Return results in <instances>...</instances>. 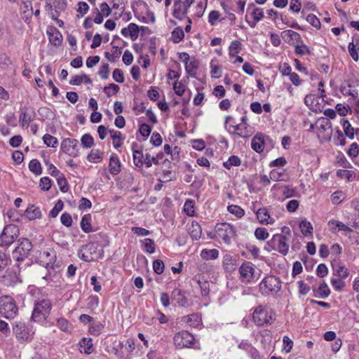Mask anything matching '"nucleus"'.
Listing matches in <instances>:
<instances>
[{"instance_id":"f257e3e1","label":"nucleus","mask_w":359,"mask_h":359,"mask_svg":"<svg viewBox=\"0 0 359 359\" xmlns=\"http://www.w3.org/2000/svg\"><path fill=\"white\" fill-rule=\"evenodd\" d=\"M51 310V302L47 297L35 301L32 319L38 323L44 321Z\"/></svg>"},{"instance_id":"f03ea898","label":"nucleus","mask_w":359,"mask_h":359,"mask_svg":"<svg viewBox=\"0 0 359 359\" xmlns=\"http://www.w3.org/2000/svg\"><path fill=\"white\" fill-rule=\"evenodd\" d=\"M282 232L287 235L276 234L268 243L273 249L278 251L283 255H286L289 250V241L290 237V230L288 227L284 226Z\"/></svg>"},{"instance_id":"7ed1b4c3","label":"nucleus","mask_w":359,"mask_h":359,"mask_svg":"<svg viewBox=\"0 0 359 359\" xmlns=\"http://www.w3.org/2000/svg\"><path fill=\"white\" fill-rule=\"evenodd\" d=\"M280 287V280L274 276L265 277L259 284V291L264 295L277 293Z\"/></svg>"},{"instance_id":"20e7f679","label":"nucleus","mask_w":359,"mask_h":359,"mask_svg":"<svg viewBox=\"0 0 359 359\" xmlns=\"http://www.w3.org/2000/svg\"><path fill=\"white\" fill-rule=\"evenodd\" d=\"M18 311L15 302L11 297L4 296L0 298V313L5 318H14Z\"/></svg>"},{"instance_id":"39448f33","label":"nucleus","mask_w":359,"mask_h":359,"mask_svg":"<svg viewBox=\"0 0 359 359\" xmlns=\"http://www.w3.org/2000/svg\"><path fill=\"white\" fill-rule=\"evenodd\" d=\"M18 242V246L15 248L13 256L17 261L20 262L29 255L32 250V244L25 238H20Z\"/></svg>"},{"instance_id":"423d86ee","label":"nucleus","mask_w":359,"mask_h":359,"mask_svg":"<svg viewBox=\"0 0 359 359\" xmlns=\"http://www.w3.org/2000/svg\"><path fill=\"white\" fill-rule=\"evenodd\" d=\"M252 319L255 323L258 326L271 323L273 320L272 313L262 306H258L255 309Z\"/></svg>"},{"instance_id":"0eeeda50","label":"nucleus","mask_w":359,"mask_h":359,"mask_svg":"<svg viewBox=\"0 0 359 359\" xmlns=\"http://www.w3.org/2000/svg\"><path fill=\"white\" fill-rule=\"evenodd\" d=\"M19 233V228L16 225L6 226L0 235V245H10L18 237Z\"/></svg>"},{"instance_id":"6e6552de","label":"nucleus","mask_w":359,"mask_h":359,"mask_svg":"<svg viewBox=\"0 0 359 359\" xmlns=\"http://www.w3.org/2000/svg\"><path fill=\"white\" fill-rule=\"evenodd\" d=\"M13 333L20 342H27L32 339V334L25 323L15 321L13 324Z\"/></svg>"},{"instance_id":"1a4fd4ad","label":"nucleus","mask_w":359,"mask_h":359,"mask_svg":"<svg viewBox=\"0 0 359 359\" xmlns=\"http://www.w3.org/2000/svg\"><path fill=\"white\" fill-rule=\"evenodd\" d=\"M173 341L176 347L182 348L191 347L194 344L195 339L190 332L183 330L175 334Z\"/></svg>"},{"instance_id":"9d476101","label":"nucleus","mask_w":359,"mask_h":359,"mask_svg":"<svg viewBox=\"0 0 359 359\" xmlns=\"http://www.w3.org/2000/svg\"><path fill=\"white\" fill-rule=\"evenodd\" d=\"M78 144L79 141L76 139L65 138L61 142L60 149L65 154L72 157H76L79 156Z\"/></svg>"},{"instance_id":"9b49d317","label":"nucleus","mask_w":359,"mask_h":359,"mask_svg":"<svg viewBox=\"0 0 359 359\" xmlns=\"http://www.w3.org/2000/svg\"><path fill=\"white\" fill-rule=\"evenodd\" d=\"M216 236L229 243L231 238L234 235L233 226L228 223L218 224L215 226Z\"/></svg>"},{"instance_id":"f8f14e48","label":"nucleus","mask_w":359,"mask_h":359,"mask_svg":"<svg viewBox=\"0 0 359 359\" xmlns=\"http://www.w3.org/2000/svg\"><path fill=\"white\" fill-rule=\"evenodd\" d=\"M255 269L250 262H244L239 267L240 280L242 283H248L253 278Z\"/></svg>"},{"instance_id":"ddd939ff","label":"nucleus","mask_w":359,"mask_h":359,"mask_svg":"<svg viewBox=\"0 0 359 359\" xmlns=\"http://www.w3.org/2000/svg\"><path fill=\"white\" fill-rule=\"evenodd\" d=\"M121 163L116 154H112L109 159V169L111 174L118 175L121 170Z\"/></svg>"},{"instance_id":"4468645a","label":"nucleus","mask_w":359,"mask_h":359,"mask_svg":"<svg viewBox=\"0 0 359 359\" xmlns=\"http://www.w3.org/2000/svg\"><path fill=\"white\" fill-rule=\"evenodd\" d=\"M48 35L49 41L55 46H58L61 44L62 36L56 28H50L47 32Z\"/></svg>"},{"instance_id":"2eb2a0df","label":"nucleus","mask_w":359,"mask_h":359,"mask_svg":"<svg viewBox=\"0 0 359 359\" xmlns=\"http://www.w3.org/2000/svg\"><path fill=\"white\" fill-rule=\"evenodd\" d=\"M24 215L31 221L41 218V212L39 207L31 205L25 210Z\"/></svg>"},{"instance_id":"dca6fc26","label":"nucleus","mask_w":359,"mask_h":359,"mask_svg":"<svg viewBox=\"0 0 359 359\" xmlns=\"http://www.w3.org/2000/svg\"><path fill=\"white\" fill-rule=\"evenodd\" d=\"M252 149L257 153H261L264 149V140L262 135H256L251 142Z\"/></svg>"},{"instance_id":"f3484780","label":"nucleus","mask_w":359,"mask_h":359,"mask_svg":"<svg viewBox=\"0 0 359 359\" xmlns=\"http://www.w3.org/2000/svg\"><path fill=\"white\" fill-rule=\"evenodd\" d=\"M231 127L234 130L233 134L241 137L247 138L251 135L250 131L248 129V126H244L243 123H238L237 125L232 126Z\"/></svg>"},{"instance_id":"a211bd4d","label":"nucleus","mask_w":359,"mask_h":359,"mask_svg":"<svg viewBox=\"0 0 359 359\" xmlns=\"http://www.w3.org/2000/svg\"><path fill=\"white\" fill-rule=\"evenodd\" d=\"M187 13V7H184L181 0H175L174 3L173 15L177 18H182Z\"/></svg>"},{"instance_id":"6ab92c4d","label":"nucleus","mask_w":359,"mask_h":359,"mask_svg":"<svg viewBox=\"0 0 359 359\" xmlns=\"http://www.w3.org/2000/svg\"><path fill=\"white\" fill-rule=\"evenodd\" d=\"M41 262L46 265V268L50 265H52L56 259L55 252L53 250L51 251H43L41 254Z\"/></svg>"},{"instance_id":"aec40b11","label":"nucleus","mask_w":359,"mask_h":359,"mask_svg":"<svg viewBox=\"0 0 359 359\" xmlns=\"http://www.w3.org/2000/svg\"><path fill=\"white\" fill-rule=\"evenodd\" d=\"M340 91L343 95L350 96L353 100L355 99L358 96L357 89L350 84L341 86Z\"/></svg>"},{"instance_id":"412c9836","label":"nucleus","mask_w":359,"mask_h":359,"mask_svg":"<svg viewBox=\"0 0 359 359\" xmlns=\"http://www.w3.org/2000/svg\"><path fill=\"white\" fill-rule=\"evenodd\" d=\"M257 217L262 224H271L273 222V219H271L270 215L266 208H259L257 211Z\"/></svg>"},{"instance_id":"4be33fe9","label":"nucleus","mask_w":359,"mask_h":359,"mask_svg":"<svg viewBox=\"0 0 359 359\" xmlns=\"http://www.w3.org/2000/svg\"><path fill=\"white\" fill-rule=\"evenodd\" d=\"M333 225H335L336 226H337L338 231H344L346 232H352L353 231V230L350 227H348V226L344 224L343 222L335 220V219H332L328 222V226L330 227V231L334 233L336 232V229L332 227Z\"/></svg>"},{"instance_id":"5701e85b","label":"nucleus","mask_w":359,"mask_h":359,"mask_svg":"<svg viewBox=\"0 0 359 359\" xmlns=\"http://www.w3.org/2000/svg\"><path fill=\"white\" fill-rule=\"evenodd\" d=\"M133 163L137 167L141 168L144 165L145 155L143 154L142 150L134 149V146L133 147Z\"/></svg>"},{"instance_id":"b1692460","label":"nucleus","mask_w":359,"mask_h":359,"mask_svg":"<svg viewBox=\"0 0 359 359\" xmlns=\"http://www.w3.org/2000/svg\"><path fill=\"white\" fill-rule=\"evenodd\" d=\"M91 84L92 80L85 74L74 76L69 81L71 85L79 86L81 83Z\"/></svg>"},{"instance_id":"393cba45","label":"nucleus","mask_w":359,"mask_h":359,"mask_svg":"<svg viewBox=\"0 0 359 359\" xmlns=\"http://www.w3.org/2000/svg\"><path fill=\"white\" fill-rule=\"evenodd\" d=\"M109 133L111 134V137L113 140V146L114 148L118 149L121 147L123 144V140L121 133L114 130H109Z\"/></svg>"},{"instance_id":"a878e982","label":"nucleus","mask_w":359,"mask_h":359,"mask_svg":"<svg viewBox=\"0 0 359 359\" xmlns=\"http://www.w3.org/2000/svg\"><path fill=\"white\" fill-rule=\"evenodd\" d=\"M79 345L83 350L81 352H84L86 354H90L93 351V341L91 338L83 337L79 341Z\"/></svg>"},{"instance_id":"bb28decb","label":"nucleus","mask_w":359,"mask_h":359,"mask_svg":"<svg viewBox=\"0 0 359 359\" xmlns=\"http://www.w3.org/2000/svg\"><path fill=\"white\" fill-rule=\"evenodd\" d=\"M223 266L224 269L228 271H232L236 269V259L229 255H226L223 257Z\"/></svg>"},{"instance_id":"cd10ccee","label":"nucleus","mask_w":359,"mask_h":359,"mask_svg":"<svg viewBox=\"0 0 359 359\" xmlns=\"http://www.w3.org/2000/svg\"><path fill=\"white\" fill-rule=\"evenodd\" d=\"M189 234L192 239L198 240L202 234V229L201 226L197 222H192L189 228Z\"/></svg>"},{"instance_id":"c85d7f7f","label":"nucleus","mask_w":359,"mask_h":359,"mask_svg":"<svg viewBox=\"0 0 359 359\" xmlns=\"http://www.w3.org/2000/svg\"><path fill=\"white\" fill-rule=\"evenodd\" d=\"M81 228L85 233H89L92 231L91 215L90 214H87L83 216L81 221Z\"/></svg>"},{"instance_id":"c756f323","label":"nucleus","mask_w":359,"mask_h":359,"mask_svg":"<svg viewBox=\"0 0 359 359\" xmlns=\"http://www.w3.org/2000/svg\"><path fill=\"white\" fill-rule=\"evenodd\" d=\"M103 153L99 149H92L87 156V160L89 162L97 163L102 161Z\"/></svg>"},{"instance_id":"7c9ffc66","label":"nucleus","mask_w":359,"mask_h":359,"mask_svg":"<svg viewBox=\"0 0 359 359\" xmlns=\"http://www.w3.org/2000/svg\"><path fill=\"white\" fill-rule=\"evenodd\" d=\"M172 298L174 300H176L179 305L183 306L187 302V298L182 294V292L180 290L175 289L172 292Z\"/></svg>"},{"instance_id":"2f4dec72","label":"nucleus","mask_w":359,"mask_h":359,"mask_svg":"<svg viewBox=\"0 0 359 359\" xmlns=\"http://www.w3.org/2000/svg\"><path fill=\"white\" fill-rule=\"evenodd\" d=\"M242 49V43L237 41H233L229 48V57H235Z\"/></svg>"},{"instance_id":"473e14b6","label":"nucleus","mask_w":359,"mask_h":359,"mask_svg":"<svg viewBox=\"0 0 359 359\" xmlns=\"http://www.w3.org/2000/svg\"><path fill=\"white\" fill-rule=\"evenodd\" d=\"M299 228L304 236H307L312 234L313 226L311 222L306 220H302L299 223Z\"/></svg>"},{"instance_id":"72a5a7b5","label":"nucleus","mask_w":359,"mask_h":359,"mask_svg":"<svg viewBox=\"0 0 359 359\" xmlns=\"http://www.w3.org/2000/svg\"><path fill=\"white\" fill-rule=\"evenodd\" d=\"M281 36L285 41H287L288 42L290 40H299L300 39V35L299 33L287 29L282 32Z\"/></svg>"},{"instance_id":"f704fd0d","label":"nucleus","mask_w":359,"mask_h":359,"mask_svg":"<svg viewBox=\"0 0 359 359\" xmlns=\"http://www.w3.org/2000/svg\"><path fill=\"white\" fill-rule=\"evenodd\" d=\"M185 69L187 73L191 76H194L198 69V62L196 60L185 62Z\"/></svg>"},{"instance_id":"c9c22d12","label":"nucleus","mask_w":359,"mask_h":359,"mask_svg":"<svg viewBox=\"0 0 359 359\" xmlns=\"http://www.w3.org/2000/svg\"><path fill=\"white\" fill-rule=\"evenodd\" d=\"M342 127L345 135L351 140H353L354 138V129L350 122L348 120H343Z\"/></svg>"},{"instance_id":"e433bc0d","label":"nucleus","mask_w":359,"mask_h":359,"mask_svg":"<svg viewBox=\"0 0 359 359\" xmlns=\"http://www.w3.org/2000/svg\"><path fill=\"white\" fill-rule=\"evenodd\" d=\"M43 141L47 147L55 148L58 144L57 139L49 134H46L43 136Z\"/></svg>"},{"instance_id":"4c0bfd02","label":"nucleus","mask_w":359,"mask_h":359,"mask_svg":"<svg viewBox=\"0 0 359 359\" xmlns=\"http://www.w3.org/2000/svg\"><path fill=\"white\" fill-rule=\"evenodd\" d=\"M184 37V33L183 30L180 28H175L171 34V38L174 43H177L181 41Z\"/></svg>"},{"instance_id":"58836bf2","label":"nucleus","mask_w":359,"mask_h":359,"mask_svg":"<svg viewBox=\"0 0 359 359\" xmlns=\"http://www.w3.org/2000/svg\"><path fill=\"white\" fill-rule=\"evenodd\" d=\"M316 292V297L325 298L329 296L330 291L327 284L323 282L320 285L318 290Z\"/></svg>"},{"instance_id":"ea45409f","label":"nucleus","mask_w":359,"mask_h":359,"mask_svg":"<svg viewBox=\"0 0 359 359\" xmlns=\"http://www.w3.org/2000/svg\"><path fill=\"white\" fill-rule=\"evenodd\" d=\"M201 255L203 259H214L218 257L219 252L216 249L203 250H202Z\"/></svg>"},{"instance_id":"a19ab883","label":"nucleus","mask_w":359,"mask_h":359,"mask_svg":"<svg viewBox=\"0 0 359 359\" xmlns=\"http://www.w3.org/2000/svg\"><path fill=\"white\" fill-rule=\"evenodd\" d=\"M346 198L345 194L341 191H337L331 195V201L334 205L342 203Z\"/></svg>"},{"instance_id":"79ce46f5","label":"nucleus","mask_w":359,"mask_h":359,"mask_svg":"<svg viewBox=\"0 0 359 359\" xmlns=\"http://www.w3.org/2000/svg\"><path fill=\"white\" fill-rule=\"evenodd\" d=\"M241 165V160L236 156H231L229 158L228 161L223 163V165L226 169H230L232 166H238Z\"/></svg>"},{"instance_id":"37998d69","label":"nucleus","mask_w":359,"mask_h":359,"mask_svg":"<svg viewBox=\"0 0 359 359\" xmlns=\"http://www.w3.org/2000/svg\"><path fill=\"white\" fill-rule=\"evenodd\" d=\"M29 168L31 172L36 175L41 173V166L39 161L36 159H32L29 163Z\"/></svg>"},{"instance_id":"c03bdc74","label":"nucleus","mask_w":359,"mask_h":359,"mask_svg":"<svg viewBox=\"0 0 359 359\" xmlns=\"http://www.w3.org/2000/svg\"><path fill=\"white\" fill-rule=\"evenodd\" d=\"M318 128L321 132H327V130L332 131V125L330 121H329L327 119L323 118L322 121H320L318 122V124H317ZM329 135H331V132L328 134Z\"/></svg>"},{"instance_id":"a18cd8bd","label":"nucleus","mask_w":359,"mask_h":359,"mask_svg":"<svg viewBox=\"0 0 359 359\" xmlns=\"http://www.w3.org/2000/svg\"><path fill=\"white\" fill-rule=\"evenodd\" d=\"M81 144L85 148H91L94 144V140L90 134H85L81 139Z\"/></svg>"},{"instance_id":"49530a36","label":"nucleus","mask_w":359,"mask_h":359,"mask_svg":"<svg viewBox=\"0 0 359 359\" xmlns=\"http://www.w3.org/2000/svg\"><path fill=\"white\" fill-rule=\"evenodd\" d=\"M334 270L339 278H345L349 274L348 269L344 265H337L334 268Z\"/></svg>"},{"instance_id":"de8ad7c7","label":"nucleus","mask_w":359,"mask_h":359,"mask_svg":"<svg viewBox=\"0 0 359 359\" xmlns=\"http://www.w3.org/2000/svg\"><path fill=\"white\" fill-rule=\"evenodd\" d=\"M337 175L340 178H346L348 181H353L355 177L354 172L347 170H339L337 172Z\"/></svg>"},{"instance_id":"09e8293b","label":"nucleus","mask_w":359,"mask_h":359,"mask_svg":"<svg viewBox=\"0 0 359 359\" xmlns=\"http://www.w3.org/2000/svg\"><path fill=\"white\" fill-rule=\"evenodd\" d=\"M186 323L190 326L196 327L200 324L201 319L197 314L193 313L185 317Z\"/></svg>"},{"instance_id":"8fccbe9b","label":"nucleus","mask_w":359,"mask_h":359,"mask_svg":"<svg viewBox=\"0 0 359 359\" xmlns=\"http://www.w3.org/2000/svg\"><path fill=\"white\" fill-rule=\"evenodd\" d=\"M32 121V117L26 111H22L20 114L19 122L22 127H27Z\"/></svg>"},{"instance_id":"3c124183","label":"nucleus","mask_w":359,"mask_h":359,"mask_svg":"<svg viewBox=\"0 0 359 359\" xmlns=\"http://www.w3.org/2000/svg\"><path fill=\"white\" fill-rule=\"evenodd\" d=\"M120 88L118 85L114 83H111L108 86H105L104 88V92L108 97H111L112 95L116 94Z\"/></svg>"},{"instance_id":"603ef678","label":"nucleus","mask_w":359,"mask_h":359,"mask_svg":"<svg viewBox=\"0 0 359 359\" xmlns=\"http://www.w3.org/2000/svg\"><path fill=\"white\" fill-rule=\"evenodd\" d=\"M57 182L60 187V190L63 193H66L69 189V187L67 182L63 175H60L57 177Z\"/></svg>"},{"instance_id":"864d4df0","label":"nucleus","mask_w":359,"mask_h":359,"mask_svg":"<svg viewBox=\"0 0 359 359\" xmlns=\"http://www.w3.org/2000/svg\"><path fill=\"white\" fill-rule=\"evenodd\" d=\"M229 212L235 215L238 217H241L244 215L245 211L238 205H231L228 206Z\"/></svg>"},{"instance_id":"5fc2aeb1","label":"nucleus","mask_w":359,"mask_h":359,"mask_svg":"<svg viewBox=\"0 0 359 359\" xmlns=\"http://www.w3.org/2000/svg\"><path fill=\"white\" fill-rule=\"evenodd\" d=\"M184 211L189 216L194 215V202L191 200H187L184 205Z\"/></svg>"},{"instance_id":"6e6d98bb","label":"nucleus","mask_w":359,"mask_h":359,"mask_svg":"<svg viewBox=\"0 0 359 359\" xmlns=\"http://www.w3.org/2000/svg\"><path fill=\"white\" fill-rule=\"evenodd\" d=\"M255 236L257 239L263 241L269 237V233L265 228H257Z\"/></svg>"},{"instance_id":"4d7b16f0","label":"nucleus","mask_w":359,"mask_h":359,"mask_svg":"<svg viewBox=\"0 0 359 359\" xmlns=\"http://www.w3.org/2000/svg\"><path fill=\"white\" fill-rule=\"evenodd\" d=\"M104 329V325L101 323H93L90 327V332L93 335H98Z\"/></svg>"},{"instance_id":"13d9d810","label":"nucleus","mask_w":359,"mask_h":359,"mask_svg":"<svg viewBox=\"0 0 359 359\" xmlns=\"http://www.w3.org/2000/svg\"><path fill=\"white\" fill-rule=\"evenodd\" d=\"M144 250L150 254L155 252V245L153 240L146 238L144 241Z\"/></svg>"},{"instance_id":"bf43d9fd","label":"nucleus","mask_w":359,"mask_h":359,"mask_svg":"<svg viewBox=\"0 0 359 359\" xmlns=\"http://www.w3.org/2000/svg\"><path fill=\"white\" fill-rule=\"evenodd\" d=\"M63 208V203L62 201H58L55 205L54 208L50 211L49 215L51 217H56L58 213L62 210Z\"/></svg>"},{"instance_id":"052dcab7","label":"nucleus","mask_w":359,"mask_h":359,"mask_svg":"<svg viewBox=\"0 0 359 359\" xmlns=\"http://www.w3.org/2000/svg\"><path fill=\"white\" fill-rule=\"evenodd\" d=\"M139 30L140 28L136 24H129V34L133 40H135L138 37Z\"/></svg>"},{"instance_id":"680f3d73","label":"nucleus","mask_w":359,"mask_h":359,"mask_svg":"<svg viewBox=\"0 0 359 359\" xmlns=\"http://www.w3.org/2000/svg\"><path fill=\"white\" fill-rule=\"evenodd\" d=\"M306 21L316 28L320 27V22L319 19L313 14H309L306 17Z\"/></svg>"},{"instance_id":"e2e57ef3","label":"nucleus","mask_w":359,"mask_h":359,"mask_svg":"<svg viewBox=\"0 0 359 359\" xmlns=\"http://www.w3.org/2000/svg\"><path fill=\"white\" fill-rule=\"evenodd\" d=\"M164 263L160 259H156L153 262V269L157 274H161L164 271Z\"/></svg>"},{"instance_id":"0e129e2a","label":"nucleus","mask_w":359,"mask_h":359,"mask_svg":"<svg viewBox=\"0 0 359 359\" xmlns=\"http://www.w3.org/2000/svg\"><path fill=\"white\" fill-rule=\"evenodd\" d=\"M185 88V86L182 82L176 81L173 83V89L178 96H182L184 94Z\"/></svg>"},{"instance_id":"69168bd1","label":"nucleus","mask_w":359,"mask_h":359,"mask_svg":"<svg viewBox=\"0 0 359 359\" xmlns=\"http://www.w3.org/2000/svg\"><path fill=\"white\" fill-rule=\"evenodd\" d=\"M349 156L352 158L356 157L359 154V145L354 142L352 143L347 151Z\"/></svg>"},{"instance_id":"338daca9","label":"nucleus","mask_w":359,"mask_h":359,"mask_svg":"<svg viewBox=\"0 0 359 359\" xmlns=\"http://www.w3.org/2000/svg\"><path fill=\"white\" fill-rule=\"evenodd\" d=\"M341 278H333L331 279V284L337 290H341L344 287V282Z\"/></svg>"},{"instance_id":"774afa93","label":"nucleus","mask_w":359,"mask_h":359,"mask_svg":"<svg viewBox=\"0 0 359 359\" xmlns=\"http://www.w3.org/2000/svg\"><path fill=\"white\" fill-rule=\"evenodd\" d=\"M40 187L42 190L48 191L51 187V181L49 177H43L40 180Z\"/></svg>"}]
</instances>
